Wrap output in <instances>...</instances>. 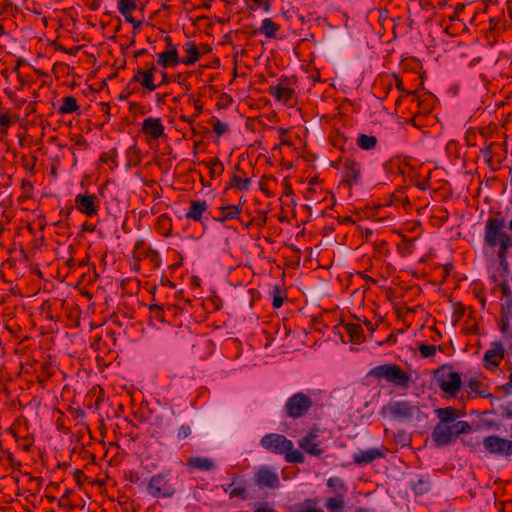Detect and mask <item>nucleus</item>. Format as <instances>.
Wrapping results in <instances>:
<instances>
[{
    "mask_svg": "<svg viewBox=\"0 0 512 512\" xmlns=\"http://www.w3.org/2000/svg\"><path fill=\"white\" fill-rule=\"evenodd\" d=\"M312 405L313 401L308 395L298 392L288 398L284 410L289 418L298 419L305 416Z\"/></svg>",
    "mask_w": 512,
    "mask_h": 512,
    "instance_id": "nucleus-5",
    "label": "nucleus"
},
{
    "mask_svg": "<svg viewBox=\"0 0 512 512\" xmlns=\"http://www.w3.org/2000/svg\"><path fill=\"white\" fill-rule=\"evenodd\" d=\"M79 109H80V107L77 103L76 98L73 96H67V97L63 98V103L58 108V113L61 115L69 114V113L78 112Z\"/></svg>",
    "mask_w": 512,
    "mask_h": 512,
    "instance_id": "nucleus-30",
    "label": "nucleus"
},
{
    "mask_svg": "<svg viewBox=\"0 0 512 512\" xmlns=\"http://www.w3.org/2000/svg\"><path fill=\"white\" fill-rule=\"evenodd\" d=\"M420 355L424 358L433 357L436 354L437 347L432 344L421 343L418 348Z\"/></svg>",
    "mask_w": 512,
    "mask_h": 512,
    "instance_id": "nucleus-42",
    "label": "nucleus"
},
{
    "mask_svg": "<svg viewBox=\"0 0 512 512\" xmlns=\"http://www.w3.org/2000/svg\"><path fill=\"white\" fill-rule=\"evenodd\" d=\"M149 309H150L151 312L155 313V316L158 319H161V317H162L161 313L163 311L161 307H159L158 305H151Z\"/></svg>",
    "mask_w": 512,
    "mask_h": 512,
    "instance_id": "nucleus-54",
    "label": "nucleus"
},
{
    "mask_svg": "<svg viewBox=\"0 0 512 512\" xmlns=\"http://www.w3.org/2000/svg\"><path fill=\"white\" fill-rule=\"evenodd\" d=\"M315 192V190L313 188H308L307 191H306V198L307 199H311L312 198V194Z\"/></svg>",
    "mask_w": 512,
    "mask_h": 512,
    "instance_id": "nucleus-62",
    "label": "nucleus"
},
{
    "mask_svg": "<svg viewBox=\"0 0 512 512\" xmlns=\"http://www.w3.org/2000/svg\"><path fill=\"white\" fill-rule=\"evenodd\" d=\"M269 94L277 101L282 102L283 104H288L292 100L295 91L291 87L289 80L287 78H283L280 79L277 85L269 87Z\"/></svg>",
    "mask_w": 512,
    "mask_h": 512,
    "instance_id": "nucleus-15",
    "label": "nucleus"
},
{
    "mask_svg": "<svg viewBox=\"0 0 512 512\" xmlns=\"http://www.w3.org/2000/svg\"><path fill=\"white\" fill-rule=\"evenodd\" d=\"M321 429L317 425H313L309 432L298 441L299 447L310 456H321L324 450L321 448L319 435Z\"/></svg>",
    "mask_w": 512,
    "mask_h": 512,
    "instance_id": "nucleus-9",
    "label": "nucleus"
},
{
    "mask_svg": "<svg viewBox=\"0 0 512 512\" xmlns=\"http://www.w3.org/2000/svg\"><path fill=\"white\" fill-rule=\"evenodd\" d=\"M284 296L282 295V291L278 286H276L272 292V306L275 309L280 308L284 303Z\"/></svg>",
    "mask_w": 512,
    "mask_h": 512,
    "instance_id": "nucleus-44",
    "label": "nucleus"
},
{
    "mask_svg": "<svg viewBox=\"0 0 512 512\" xmlns=\"http://www.w3.org/2000/svg\"><path fill=\"white\" fill-rule=\"evenodd\" d=\"M502 291L506 297L501 304V316L504 317V321H512V295L508 286H503Z\"/></svg>",
    "mask_w": 512,
    "mask_h": 512,
    "instance_id": "nucleus-27",
    "label": "nucleus"
},
{
    "mask_svg": "<svg viewBox=\"0 0 512 512\" xmlns=\"http://www.w3.org/2000/svg\"><path fill=\"white\" fill-rule=\"evenodd\" d=\"M280 29V26L273 22L270 18H265L262 21V25L258 30H254L253 33H260L267 38H275L277 31Z\"/></svg>",
    "mask_w": 512,
    "mask_h": 512,
    "instance_id": "nucleus-26",
    "label": "nucleus"
},
{
    "mask_svg": "<svg viewBox=\"0 0 512 512\" xmlns=\"http://www.w3.org/2000/svg\"><path fill=\"white\" fill-rule=\"evenodd\" d=\"M117 8L121 15H127L136 10V0H118Z\"/></svg>",
    "mask_w": 512,
    "mask_h": 512,
    "instance_id": "nucleus-36",
    "label": "nucleus"
},
{
    "mask_svg": "<svg viewBox=\"0 0 512 512\" xmlns=\"http://www.w3.org/2000/svg\"><path fill=\"white\" fill-rule=\"evenodd\" d=\"M7 111L0 109V134L7 133L8 128L14 123Z\"/></svg>",
    "mask_w": 512,
    "mask_h": 512,
    "instance_id": "nucleus-38",
    "label": "nucleus"
},
{
    "mask_svg": "<svg viewBox=\"0 0 512 512\" xmlns=\"http://www.w3.org/2000/svg\"><path fill=\"white\" fill-rule=\"evenodd\" d=\"M241 210V204L222 206L219 208V215L215 217V220L223 223L230 219L238 218Z\"/></svg>",
    "mask_w": 512,
    "mask_h": 512,
    "instance_id": "nucleus-23",
    "label": "nucleus"
},
{
    "mask_svg": "<svg viewBox=\"0 0 512 512\" xmlns=\"http://www.w3.org/2000/svg\"><path fill=\"white\" fill-rule=\"evenodd\" d=\"M200 48V52L201 54H204V53H207L209 51L208 49V46L205 45V44H201L200 46H198Z\"/></svg>",
    "mask_w": 512,
    "mask_h": 512,
    "instance_id": "nucleus-63",
    "label": "nucleus"
},
{
    "mask_svg": "<svg viewBox=\"0 0 512 512\" xmlns=\"http://www.w3.org/2000/svg\"><path fill=\"white\" fill-rule=\"evenodd\" d=\"M511 321H504V317L501 316V328H502V331H504L506 329V327L509 326Z\"/></svg>",
    "mask_w": 512,
    "mask_h": 512,
    "instance_id": "nucleus-61",
    "label": "nucleus"
},
{
    "mask_svg": "<svg viewBox=\"0 0 512 512\" xmlns=\"http://www.w3.org/2000/svg\"><path fill=\"white\" fill-rule=\"evenodd\" d=\"M97 200L94 194H78L75 197V206L81 213L92 217L98 214Z\"/></svg>",
    "mask_w": 512,
    "mask_h": 512,
    "instance_id": "nucleus-16",
    "label": "nucleus"
},
{
    "mask_svg": "<svg viewBox=\"0 0 512 512\" xmlns=\"http://www.w3.org/2000/svg\"><path fill=\"white\" fill-rule=\"evenodd\" d=\"M318 498H309L297 503L293 506L294 512H315V508L319 506Z\"/></svg>",
    "mask_w": 512,
    "mask_h": 512,
    "instance_id": "nucleus-31",
    "label": "nucleus"
},
{
    "mask_svg": "<svg viewBox=\"0 0 512 512\" xmlns=\"http://www.w3.org/2000/svg\"><path fill=\"white\" fill-rule=\"evenodd\" d=\"M327 486L331 488L335 494L342 493L345 494L347 492V486L344 481L339 477H331L327 480Z\"/></svg>",
    "mask_w": 512,
    "mask_h": 512,
    "instance_id": "nucleus-35",
    "label": "nucleus"
},
{
    "mask_svg": "<svg viewBox=\"0 0 512 512\" xmlns=\"http://www.w3.org/2000/svg\"><path fill=\"white\" fill-rule=\"evenodd\" d=\"M223 490L228 494L230 499L237 498L240 500H246L248 496L247 485H239V487L226 486L223 487Z\"/></svg>",
    "mask_w": 512,
    "mask_h": 512,
    "instance_id": "nucleus-32",
    "label": "nucleus"
},
{
    "mask_svg": "<svg viewBox=\"0 0 512 512\" xmlns=\"http://www.w3.org/2000/svg\"><path fill=\"white\" fill-rule=\"evenodd\" d=\"M207 166L210 170V176L213 178L215 175L220 176L224 171V165L218 158H213Z\"/></svg>",
    "mask_w": 512,
    "mask_h": 512,
    "instance_id": "nucleus-39",
    "label": "nucleus"
},
{
    "mask_svg": "<svg viewBox=\"0 0 512 512\" xmlns=\"http://www.w3.org/2000/svg\"><path fill=\"white\" fill-rule=\"evenodd\" d=\"M387 452L388 449L383 445L381 447L358 449L352 455L353 463L358 466H365L371 464L376 459L384 458Z\"/></svg>",
    "mask_w": 512,
    "mask_h": 512,
    "instance_id": "nucleus-10",
    "label": "nucleus"
},
{
    "mask_svg": "<svg viewBox=\"0 0 512 512\" xmlns=\"http://www.w3.org/2000/svg\"><path fill=\"white\" fill-rule=\"evenodd\" d=\"M157 63L163 68L175 67L181 63L178 51H163L157 55Z\"/></svg>",
    "mask_w": 512,
    "mask_h": 512,
    "instance_id": "nucleus-21",
    "label": "nucleus"
},
{
    "mask_svg": "<svg viewBox=\"0 0 512 512\" xmlns=\"http://www.w3.org/2000/svg\"><path fill=\"white\" fill-rule=\"evenodd\" d=\"M492 347L488 349L483 358L484 367L488 370H495L499 367L501 361L504 359V347L501 342H493Z\"/></svg>",
    "mask_w": 512,
    "mask_h": 512,
    "instance_id": "nucleus-14",
    "label": "nucleus"
},
{
    "mask_svg": "<svg viewBox=\"0 0 512 512\" xmlns=\"http://www.w3.org/2000/svg\"><path fill=\"white\" fill-rule=\"evenodd\" d=\"M239 485H246V482L240 479L239 477L234 476L231 480V483L228 486L239 487Z\"/></svg>",
    "mask_w": 512,
    "mask_h": 512,
    "instance_id": "nucleus-53",
    "label": "nucleus"
},
{
    "mask_svg": "<svg viewBox=\"0 0 512 512\" xmlns=\"http://www.w3.org/2000/svg\"><path fill=\"white\" fill-rule=\"evenodd\" d=\"M254 481L260 488L275 489L280 485L277 472L270 466H261L254 474Z\"/></svg>",
    "mask_w": 512,
    "mask_h": 512,
    "instance_id": "nucleus-11",
    "label": "nucleus"
},
{
    "mask_svg": "<svg viewBox=\"0 0 512 512\" xmlns=\"http://www.w3.org/2000/svg\"><path fill=\"white\" fill-rule=\"evenodd\" d=\"M125 20L129 23H131L133 25V28L134 29H139L140 26L142 25V22L141 21H137L135 20V18L132 16V12H129V14L127 15H122Z\"/></svg>",
    "mask_w": 512,
    "mask_h": 512,
    "instance_id": "nucleus-50",
    "label": "nucleus"
},
{
    "mask_svg": "<svg viewBox=\"0 0 512 512\" xmlns=\"http://www.w3.org/2000/svg\"><path fill=\"white\" fill-rule=\"evenodd\" d=\"M43 368V371L46 373L47 376H50L51 374L49 373V369L51 368V365L50 364H44L42 366Z\"/></svg>",
    "mask_w": 512,
    "mask_h": 512,
    "instance_id": "nucleus-64",
    "label": "nucleus"
},
{
    "mask_svg": "<svg viewBox=\"0 0 512 512\" xmlns=\"http://www.w3.org/2000/svg\"><path fill=\"white\" fill-rule=\"evenodd\" d=\"M480 386V382L478 380H475V379H471L469 382H468V387L472 390V391H476L478 389V387Z\"/></svg>",
    "mask_w": 512,
    "mask_h": 512,
    "instance_id": "nucleus-58",
    "label": "nucleus"
},
{
    "mask_svg": "<svg viewBox=\"0 0 512 512\" xmlns=\"http://www.w3.org/2000/svg\"><path fill=\"white\" fill-rule=\"evenodd\" d=\"M192 429L191 426L188 424H183L177 433V438L179 440H183L191 435Z\"/></svg>",
    "mask_w": 512,
    "mask_h": 512,
    "instance_id": "nucleus-47",
    "label": "nucleus"
},
{
    "mask_svg": "<svg viewBox=\"0 0 512 512\" xmlns=\"http://www.w3.org/2000/svg\"><path fill=\"white\" fill-rule=\"evenodd\" d=\"M483 446L487 452L497 456L509 457L512 455V440L489 435L483 439Z\"/></svg>",
    "mask_w": 512,
    "mask_h": 512,
    "instance_id": "nucleus-8",
    "label": "nucleus"
},
{
    "mask_svg": "<svg viewBox=\"0 0 512 512\" xmlns=\"http://www.w3.org/2000/svg\"><path fill=\"white\" fill-rule=\"evenodd\" d=\"M116 156H117V151L116 149H112L108 152H104L101 154L100 156V162L101 163H108V162H115V159H116Z\"/></svg>",
    "mask_w": 512,
    "mask_h": 512,
    "instance_id": "nucleus-46",
    "label": "nucleus"
},
{
    "mask_svg": "<svg viewBox=\"0 0 512 512\" xmlns=\"http://www.w3.org/2000/svg\"><path fill=\"white\" fill-rule=\"evenodd\" d=\"M325 507L332 511H341L345 507V497L342 493H336L334 496L329 497L325 501Z\"/></svg>",
    "mask_w": 512,
    "mask_h": 512,
    "instance_id": "nucleus-28",
    "label": "nucleus"
},
{
    "mask_svg": "<svg viewBox=\"0 0 512 512\" xmlns=\"http://www.w3.org/2000/svg\"><path fill=\"white\" fill-rule=\"evenodd\" d=\"M435 414L440 420L438 423L442 424H453L458 418V411L454 407H444L435 409Z\"/></svg>",
    "mask_w": 512,
    "mask_h": 512,
    "instance_id": "nucleus-24",
    "label": "nucleus"
},
{
    "mask_svg": "<svg viewBox=\"0 0 512 512\" xmlns=\"http://www.w3.org/2000/svg\"><path fill=\"white\" fill-rule=\"evenodd\" d=\"M453 428L455 430L456 437L460 434H466L470 433L472 431V426L469 424V422L465 420H460L453 423Z\"/></svg>",
    "mask_w": 512,
    "mask_h": 512,
    "instance_id": "nucleus-41",
    "label": "nucleus"
},
{
    "mask_svg": "<svg viewBox=\"0 0 512 512\" xmlns=\"http://www.w3.org/2000/svg\"><path fill=\"white\" fill-rule=\"evenodd\" d=\"M186 57L181 58V63L185 65L195 64L201 56L200 48L193 41H186L183 45Z\"/></svg>",
    "mask_w": 512,
    "mask_h": 512,
    "instance_id": "nucleus-20",
    "label": "nucleus"
},
{
    "mask_svg": "<svg viewBox=\"0 0 512 512\" xmlns=\"http://www.w3.org/2000/svg\"><path fill=\"white\" fill-rule=\"evenodd\" d=\"M166 97H167V94H163V95H158L157 97V105L158 106H161V105H164L165 102H166Z\"/></svg>",
    "mask_w": 512,
    "mask_h": 512,
    "instance_id": "nucleus-60",
    "label": "nucleus"
},
{
    "mask_svg": "<svg viewBox=\"0 0 512 512\" xmlns=\"http://www.w3.org/2000/svg\"><path fill=\"white\" fill-rule=\"evenodd\" d=\"M438 388L447 396L455 397L462 387V378L459 372L453 371L450 364H443L433 373Z\"/></svg>",
    "mask_w": 512,
    "mask_h": 512,
    "instance_id": "nucleus-4",
    "label": "nucleus"
},
{
    "mask_svg": "<svg viewBox=\"0 0 512 512\" xmlns=\"http://www.w3.org/2000/svg\"><path fill=\"white\" fill-rule=\"evenodd\" d=\"M502 389L507 393H512V373L509 376V382L502 386Z\"/></svg>",
    "mask_w": 512,
    "mask_h": 512,
    "instance_id": "nucleus-57",
    "label": "nucleus"
},
{
    "mask_svg": "<svg viewBox=\"0 0 512 512\" xmlns=\"http://www.w3.org/2000/svg\"><path fill=\"white\" fill-rule=\"evenodd\" d=\"M260 444L271 453L283 455L294 446L293 442L286 436L277 433L266 434L262 437Z\"/></svg>",
    "mask_w": 512,
    "mask_h": 512,
    "instance_id": "nucleus-7",
    "label": "nucleus"
},
{
    "mask_svg": "<svg viewBox=\"0 0 512 512\" xmlns=\"http://www.w3.org/2000/svg\"><path fill=\"white\" fill-rule=\"evenodd\" d=\"M412 488L416 494H424L430 490V482L428 480L419 479L412 485Z\"/></svg>",
    "mask_w": 512,
    "mask_h": 512,
    "instance_id": "nucleus-43",
    "label": "nucleus"
},
{
    "mask_svg": "<svg viewBox=\"0 0 512 512\" xmlns=\"http://www.w3.org/2000/svg\"><path fill=\"white\" fill-rule=\"evenodd\" d=\"M368 376L378 380L384 379L393 386L400 388H408L412 380L411 375L395 363L378 365L368 372Z\"/></svg>",
    "mask_w": 512,
    "mask_h": 512,
    "instance_id": "nucleus-3",
    "label": "nucleus"
},
{
    "mask_svg": "<svg viewBox=\"0 0 512 512\" xmlns=\"http://www.w3.org/2000/svg\"><path fill=\"white\" fill-rule=\"evenodd\" d=\"M213 131L218 135L221 136L229 131V126L227 123L222 122L218 119H216L213 123Z\"/></svg>",
    "mask_w": 512,
    "mask_h": 512,
    "instance_id": "nucleus-45",
    "label": "nucleus"
},
{
    "mask_svg": "<svg viewBox=\"0 0 512 512\" xmlns=\"http://www.w3.org/2000/svg\"><path fill=\"white\" fill-rule=\"evenodd\" d=\"M172 78L167 75L166 72H162V79L158 86L167 85L171 82Z\"/></svg>",
    "mask_w": 512,
    "mask_h": 512,
    "instance_id": "nucleus-59",
    "label": "nucleus"
},
{
    "mask_svg": "<svg viewBox=\"0 0 512 512\" xmlns=\"http://www.w3.org/2000/svg\"><path fill=\"white\" fill-rule=\"evenodd\" d=\"M187 466L193 470L209 471L215 468V463L210 458L197 456L191 457L187 462Z\"/></svg>",
    "mask_w": 512,
    "mask_h": 512,
    "instance_id": "nucleus-22",
    "label": "nucleus"
},
{
    "mask_svg": "<svg viewBox=\"0 0 512 512\" xmlns=\"http://www.w3.org/2000/svg\"><path fill=\"white\" fill-rule=\"evenodd\" d=\"M164 41L166 42V50L165 51H171V50L178 51L177 46L175 44H173L171 37L166 36L164 38Z\"/></svg>",
    "mask_w": 512,
    "mask_h": 512,
    "instance_id": "nucleus-52",
    "label": "nucleus"
},
{
    "mask_svg": "<svg viewBox=\"0 0 512 512\" xmlns=\"http://www.w3.org/2000/svg\"><path fill=\"white\" fill-rule=\"evenodd\" d=\"M250 183L251 179L241 170L240 165H236L235 172L233 173L227 188H236L241 191H247Z\"/></svg>",
    "mask_w": 512,
    "mask_h": 512,
    "instance_id": "nucleus-19",
    "label": "nucleus"
},
{
    "mask_svg": "<svg viewBox=\"0 0 512 512\" xmlns=\"http://www.w3.org/2000/svg\"><path fill=\"white\" fill-rule=\"evenodd\" d=\"M504 218L489 217L485 224L484 243L486 246L495 248L499 246L498 258L504 261L507 258L508 250L512 247V236L504 231Z\"/></svg>",
    "mask_w": 512,
    "mask_h": 512,
    "instance_id": "nucleus-1",
    "label": "nucleus"
},
{
    "mask_svg": "<svg viewBox=\"0 0 512 512\" xmlns=\"http://www.w3.org/2000/svg\"><path fill=\"white\" fill-rule=\"evenodd\" d=\"M431 438L436 447L451 444L457 439L453 424L437 423L432 431Z\"/></svg>",
    "mask_w": 512,
    "mask_h": 512,
    "instance_id": "nucleus-12",
    "label": "nucleus"
},
{
    "mask_svg": "<svg viewBox=\"0 0 512 512\" xmlns=\"http://www.w3.org/2000/svg\"><path fill=\"white\" fill-rule=\"evenodd\" d=\"M254 512H274V509L268 503L261 502L255 506Z\"/></svg>",
    "mask_w": 512,
    "mask_h": 512,
    "instance_id": "nucleus-49",
    "label": "nucleus"
},
{
    "mask_svg": "<svg viewBox=\"0 0 512 512\" xmlns=\"http://www.w3.org/2000/svg\"><path fill=\"white\" fill-rule=\"evenodd\" d=\"M377 138L373 135L360 134L357 138V145L363 150H372L377 146Z\"/></svg>",
    "mask_w": 512,
    "mask_h": 512,
    "instance_id": "nucleus-33",
    "label": "nucleus"
},
{
    "mask_svg": "<svg viewBox=\"0 0 512 512\" xmlns=\"http://www.w3.org/2000/svg\"><path fill=\"white\" fill-rule=\"evenodd\" d=\"M207 208L208 206L204 200L192 201L188 211L186 212V217L194 221H200L202 219L203 213L207 210Z\"/></svg>",
    "mask_w": 512,
    "mask_h": 512,
    "instance_id": "nucleus-25",
    "label": "nucleus"
},
{
    "mask_svg": "<svg viewBox=\"0 0 512 512\" xmlns=\"http://www.w3.org/2000/svg\"><path fill=\"white\" fill-rule=\"evenodd\" d=\"M361 165L353 159H345L343 163V181L352 186L360 182Z\"/></svg>",
    "mask_w": 512,
    "mask_h": 512,
    "instance_id": "nucleus-17",
    "label": "nucleus"
},
{
    "mask_svg": "<svg viewBox=\"0 0 512 512\" xmlns=\"http://www.w3.org/2000/svg\"><path fill=\"white\" fill-rule=\"evenodd\" d=\"M253 2L260 8H264L265 10H269L268 0H253Z\"/></svg>",
    "mask_w": 512,
    "mask_h": 512,
    "instance_id": "nucleus-56",
    "label": "nucleus"
},
{
    "mask_svg": "<svg viewBox=\"0 0 512 512\" xmlns=\"http://www.w3.org/2000/svg\"><path fill=\"white\" fill-rule=\"evenodd\" d=\"M155 71L156 66L153 63L147 64L145 69H138L135 71L131 81L139 83L143 88L152 92L158 87L154 84Z\"/></svg>",
    "mask_w": 512,
    "mask_h": 512,
    "instance_id": "nucleus-13",
    "label": "nucleus"
},
{
    "mask_svg": "<svg viewBox=\"0 0 512 512\" xmlns=\"http://www.w3.org/2000/svg\"><path fill=\"white\" fill-rule=\"evenodd\" d=\"M495 143H490L485 148L481 149V153L483 154L486 162L490 165L492 163V147Z\"/></svg>",
    "mask_w": 512,
    "mask_h": 512,
    "instance_id": "nucleus-48",
    "label": "nucleus"
},
{
    "mask_svg": "<svg viewBox=\"0 0 512 512\" xmlns=\"http://www.w3.org/2000/svg\"><path fill=\"white\" fill-rule=\"evenodd\" d=\"M141 130L152 139H158L164 135V126L160 118H146L142 123Z\"/></svg>",
    "mask_w": 512,
    "mask_h": 512,
    "instance_id": "nucleus-18",
    "label": "nucleus"
},
{
    "mask_svg": "<svg viewBox=\"0 0 512 512\" xmlns=\"http://www.w3.org/2000/svg\"><path fill=\"white\" fill-rule=\"evenodd\" d=\"M146 490L149 495L155 498H168L175 493L174 487L169 483L167 475L164 473L153 475L148 481Z\"/></svg>",
    "mask_w": 512,
    "mask_h": 512,
    "instance_id": "nucleus-6",
    "label": "nucleus"
},
{
    "mask_svg": "<svg viewBox=\"0 0 512 512\" xmlns=\"http://www.w3.org/2000/svg\"><path fill=\"white\" fill-rule=\"evenodd\" d=\"M285 460L288 463H295L300 464L305 461V457L299 450L294 449V447L291 450L286 451L284 453Z\"/></svg>",
    "mask_w": 512,
    "mask_h": 512,
    "instance_id": "nucleus-37",
    "label": "nucleus"
},
{
    "mask_svg": "<svg viewBox=\"0 0 512 512\" xmlns=\"http://www.w3.org/2000/svg\"><path fill=\"white\" fill-rule=\"evenodd\" d=\"M157 226L161 229V233L164 236H169L171 232V221L170 218L161 215L157 220Z\"/></svg>",
    "mask_w": 512,
    "mask_h": 512,
    "instance_id": "nucleus-40",
    "label": "nucleus"
},
{
    "mask_svg": "<svg viewBox=\"0 0 512 512\" xmlns=\"http://www.w3.org/2000/svg\"><path fill=\"white\" fill-rule=\"evenodd\" d=\"M346 332L350 337V341L355 344H360L364 339L363 329L360 324L349 323L345 326Z\"/></svg>",
    "mask_w": 512,
    "mask_h": 512,
    "instance_id": "nucleus-29",
    "label": "nucleus"
},
{
    "mask_svg": "<svg viewBox=\"0 0 512 512\" xmlns=\"http://www.w3.org/2000/svg\"><path fill=\"white\" fill-rule=\"evenodd\" d=\"M147 257L151 259L154 263L158 264L160 260L159 253L153 249H149L147 252Z\"/></svg>",
    "mask_w": 512,
    "mask_h": 512,
    "instance_id": "nucleus-51",
    "label": "nucleus"
},
{
    "mask_svg": "<svg viewBox=\"0 0 512 512\" xmlns=\"http://www.w3.org/2000/svg\"><path fill=\"white\" fill-rule=\"evenodd\" d=\"M126 156H127L126 165L128 167H135L141 163L142 158L140 155V151L136 145L130 146L127 149Z\"/></svg>",
    "mask_w": 512,
    "mask_h": 512,
    "instance_id": "nucleus-34",
    "label": "nucleus"
},
{
    "mask_svg": "<svg viewBox=\"0 0 512 512\" xmlns=\"http://www.w3.org/2000/svg\"><path fill=\"white\" fill-rule=\"evenodd\" d=\"M503 414L507 418H512V401L507 403V405L503 409Z\"/></svg>",
    "mask_w": 512,
    "mask_h": 512,
    "instance_id": "nucleus-55",
    "label": "nucleus"
},
{
    "mask_svg": "<svg viewBox=\"0 0 512 512\" xmlns=\"http://www.w3.org/2000/svg\"><path fill=\"white\" fill-rule=\"evenodd\" d=\"M380 413L383 417L399 422L420 421L421 418H427L418 404L408 400H391L381 408Z\"/></svg>",
    "mask_w": 512,
    "mask_h": 512,
    "instance_id": "nucleus-2",
    "label": "nucleus"
}]
</instances>
